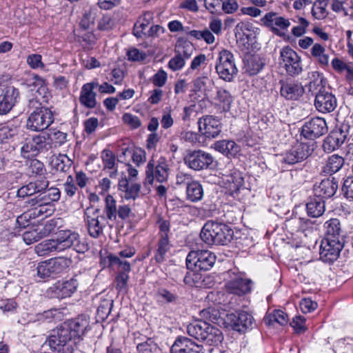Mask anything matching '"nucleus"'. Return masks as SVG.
<instances>
[{
	"instance_id": "f257e3e1",
	"label": "nucleus",
	"mask_w": 353,
	"mask_h": 353,
	"mask_svg": "<svg viewBox=\"0 0 353 353\" xmlns=\"http://www.w3.org/2000/svg\"><path fill=\"white\" fill-rule=\"evenodd\" d=\"M84 220L90 236L99 237L103 230L107 226L112 228L113 222L117 220L116 200L112 195H107L102 214L98 208L88 207L84 211Z\"/></svg>"
},
{
	"instance_id": "f03ea898",
	"label": "nucleus",
	"mask_w": 353,
	"mask_h": 353,
	"mask_svg": "<svg viewBox=\"0 0 353 353\" xmlns=\"http://www.w3.org/2000/svg\"><path fill=\"white\" fill-rule=\"evenodd\" d=\"M232 231L228 225L208 221L202 228L201 239L208 245H225L230 241Z\"/></svg>"
},
{
	"instance_id": "7ed1b4c3",
	"label": "nucleus",
	"mask_w": 353,
	"mask_h": 353,
	"mask_svg": "<svg viewBox=\"0 0 353 353\" xmlns=\"http://www.w3.org/2000/svg\"><path fill=\"white\" fill-rule=\"evenodd\" d=\"M46 343L50 350L57 353H72L77 344L68 330L61 325L53 330Z\"/></svg>"
},
{
	"instance_id": "20e7f679",
	"label": "nucleus",
	"mask_w": 353,
	"mask_h": 353,
	"mask_svg": "<svg viewBox=\"0 0 353 353\" xmlns=\"http://www.w3.org/2000/svg\"><path fill=\"white\" fill-rule=\"evenodd\" d=\"M168 171L169 166L165 158L160 157L157 161L154 159H150L145 169L144 186L151 185L154 179L159 183L165 181L168 177Z\"/></svg>"
},
{
	"instance_id": "39448f33",
	"label": "nucleus",
	"mask_w": 353,
	"mask_h": 353,
	"mask_svg": "<svg viewBox=\"0 0 353 353\" xmlns=\"http://www.w3.org/2000/svg\"><path fill=\"white\" fill-rule=\"evenodd\" d=\"M72 260L69 258L58 257L39 263L37 276L41 279L54 277L64 272L71 265Z\"/></svg>"
},
{
	"instance_id": "423d86ee",
	"label": "nucleus",
	"mask_w": 353,
	"mask_h": 353,
	"mask_svg": "<svg viewBox=\"0 0 353 353\" xmlns=\"http://www.w3.org/2000/svg\"><path fill=\"white\" fill-rule=\"evenodd\" d=\"M54 121L52 112L45 107H40L29 115L26 126L32 131H43L47 129Z\"/></svg>"
},
{
	"instance_id": "0eeeda50",
	"label": "nucleus",
	"mask_w": 353,
	"mask_h": 353,
	"mask_svg": "<svg viewBox=\"0 0 353 353\" xmlns=\"http://www.w3.org/2000/svg\"><path fill=\"white\" fill-rule=\"evenodd\" d=\"M215 68L221 79L229 82L232 81L238 72L233 54L227 50H221Z\"/></svg>"
},
{
	"instance_id": "6e6552de",
	"label": "nucleus",
	"mask_w": 353,
	"mask_h": 353,
	"mask_svg": "<svg viewBox=\"0 0 353 353\" xmlns=\"http://www.w3.org/2000/svg\"><path fill=\"white\" fill-rule=\"evenodd\" d=\"M216 261V256L208 250L191 251L186 258V265L188 269L199 270H210Z\"/></svg>"
},
{
	"instance_id": "1a4fd4ad",
	"label": "nucleus",
	"mask_w": 353,
	"mask_h": 353,
	"mask_svg": "<svg viewBox=\"0 0 353 353\" xmlns=\"http://www.w3.org/2000/svg\"><path fill=\"white\" fill-rule=\"evenodd\" d=\"M20 92L13 85H0V115L8 114L19 102Z\"/></svg>"
},
{
	"instance_id": "9d476101",
	"label": "nucleus",
	"mask_w": 353,
	"mask_h": 353,
	"mask_svg": "<svg viewBox=\"0 0 353 353\" xmlns=\"http://www.w3.org/2000/svg\"><path fill=\"white\" fill-rule=\"evenodd\" d=\"M280 57V63L283 65L288 74L296 76L302 72L301 58L290 47H284L281 50Z\"/></svg>"
},
{
	"instance_id": "9b49d317",
	"label": "nucleus",
	"mask_w": 353,
	"mask_h": 353,
	"mask_svg": "<svg viewBox=\"0 0 353 353\" xmlns=\"http://www.w3.org/2000/svg\"><path fill=\"white\" fill-rule=\"evenodd\" d=\"M263 24L268 28L274 34L283 37L290 26L288 19L280 16L274 12H270L261 19Z\"/></svg>"
},
{
	"instance_id": "f8f14e48",
	"label": "nucleus",
	"mask_w": 353,
	"mask_h": 353,
	"mask_svg": "<svg viewBox=\"0 0 353 353\" xmlns=\"http://www.w3.org/2000/svg\"><path fill=\"white\" fill-rule=\"evenodd\" d=\"M225 322L234 330L244 332L248 329L252 327L254 318L250 313L239 310L228 314L225 317Z\"/></svg>"
},
{
	"instance_id": "ddd939ff",
	"label": "nucleus",
	"mask_w": 353,
	"mask_h": 353,
	"mask_svg": "<svg viewBox=\"0 0 353 353\" xmlns=\"http://www.w3.org/2000/svg\"><path fill=\"white\" fill-rule=\"evenodd\" d=\"M185 163L190 168L200 171L208 169L213 162L212 155L203 150L191 151L184 158Z\"/></svg>"
},
{
	"instance_id": "4468645a",
	"label": "nucleus",
	"mask_w": 353,
	"mask_h": 353,
	"mask_svg": "<svg viewBox=\"0 0 353 353\" xmlns=\"http://www.w3.org/2000/svg\"><path fill=\"white\" fill-rule=\"evenodd\" d=\"M343 247L341 240L323 239L320 246V259L325 263H333L339 256Z\"/></svg>"
},
{
	"instance_id": "2eb2a0df",
	"label": "nucleus",
	"mask_w": 353,
	"mask_h": 353,
	"mask_svg": "<svg viewBox=\"0 0 353 353\" xmlns=\"http://www.w3.org/2000/svg\"><path fill=\"white\" fill-rule=\"evenodd\" d=\"M51 149L48 133L34 135L26 139L21 148L22 154L25 157L29 152H41Z\"/></svg>"
},
{
	"instance_id": "dca6fc26",
	"label": "nucleus",
	"mask_w": 353,
	"mask_h": 353,
	"mask_svg": "<svg viewBox=\"0 0 353 353\" xmlns=\"http://www.w3.org/2000/svg\"><path fill=\"white\" fill-rule=\"evenodd\" d=\"M327 132V126L324 119L314 117L305 122L302 127L301 134L306 139L314 140Z\"/></svg>"
},
{
	"instance_id": "f3484780",
	"label": "nucleus",
	"mask_w": 353,
	"mask_h": 353,
	"mask_svg": "<svg viewBox=\"0 0 353 353\" xmlns=\"http://www.w3.org/2000/svg\"><path fill=\"white\" fill-rule=\"evenodd\" d=\"M313 145L299 143L286 152L283 161L289 165L301 162L309 157L313 152Z\"/></svg>"
},
{
	"instance_id": "a211bd4d",
	"label": "nucleus",
	"mask_w": 353,
	"mask_h": 353,
	"mask_svg": "<svg viewBox=\"0 0 353 353\" xmlns=\"http://www.w3.org/2000/svg\"><path fill=\"white\" fill-rule=\"evenodd\" d=\"M199 132L206 138H215L221 132V122L212 116L207 115L198 121Z\"/></svg>"
},
{
	"instance_id": "6ab92c4d",
	"label": "nucleus",
	"mask_w": 353,
	"mask_h": 353,
	"mask_svg": "<svg viewBox=\"0 0 353 353\" xmlns=\"http://www.w3.org/2000/svg\"><path fill=\"white\" fill-rule=\"evenodd\" d=\"M347 126L332 131L324 139L323 148L325 152L330 153L338 149L343 144L347 136Z\"/></svg>"
},
{
	"instance_id": "aec40b11",
	"label": "nucleus",
	"mask_w": 353,
	"mask_h": 353,
	"mask_svg": "<svg viewBox=\"0 0 353 353\" xmlns=\"http://www.w3.org/2000/svg\"><path fill=\"white\" fill-rule=\"evenodd\" d=\"M61 233L62 230L56 234L54 239L46 240L37 245L34 248L36 253L39 256H46L53 252L63 251V245H65L68 242L62 243L63 239Z\"/></svg>"
},
{
	"instance_id": "412c9836",
	"label": "nucleus",
	"mask_w": 353,
	"mask_h": 353,
	"mask_svg": "<svg viewBox=\"0 0 353 353\" xmlns=\"http://www.w3.org/2000/svg\"><path fill=\"white\" fill-rule=\"evenodd\" d=\"M314 105L319 112L328 113L336 108L337 101L334 95L325 90L316 94Z\"/></svg>"
},
{
	"instance_id": "4be33fe9",
	"label": "nucleus",
	"mask_w": 353,
	"mask_h": 353,
	"mask_svg": "<svg viewBox=\"0 0 353 353\" xmlns=\"http://www.w3.org/2000/svg\"><path fill=\"white\" fill-rule=\"evenodd\" d=\"M49 181L45 177H39L34 181L21 187L17 191L19 197L24 198L37 193L42 194L48 187Z\"/></svg>"
},
{
	"instance_id": "5701e85b",
	"label": "nucleus",
	"mask_w": 353,
	"mask_h": 353,
	"mask_svg": "<svg viewBox=\"0 0 353 353\" xmlns=\"http://www.w3.org/2000/svg\"><path fill=\"white\" fill-rule=\"evenodd\" d=\"M62 325L65 330H68L72 338L78 343L84 334L89 323L85 318L81 316L64 322Z\"/></svg>"
},
{
	"instance_id": "b1692460",
	"label": "nucleus",
	"mask_w": 353,
	"mask_h": 353,
	"mask_svg": "<svg viewBox=\"0 0 353 353\" xmlns=\"http://www.w3.org/2000/svg\"><path fill=\"white\" fill-rule=\"evenodd\" d=\"M61 234L62 239H63L62 243L68 242L65 245H63V251L70 248H73L78 253H85L88 250V245L85 242L79 240L78 234L70 230H62Z\"/></svg>"
},
{
	"instance_id": "393cba45",
	"label": "nucleus",
	"mask_w": 353,
	"mask_h": 353,
	"mask_svg": "<svg viewBox=\"0 0 353 353\" xmlns=\"http://www.w3.org/2000/svg\"><path fill=\"white\" fill-rule=\"evenodd\" d=\"M338 187V183L334 178L323 179L319 184L314 185V196L322 200L331 198L335 194Z\"/></svg>"
},
{
	"instance_id": "a878e982",
	"label": "nucleus",
	"mask_w": 353,
	"mask_h": 353,
	"mask_svg": "<svg viewBox=\"0 0 353 353\" xmlns=\"http://www.w3.org/2000/svg\"><path fill=\"white\" fill-rule=\"evenodd\" d=\"M77 281L71 279L68 281H58L50 289L55 297L65 299L71 296L77 290Z\"/></svg>"
},
{
	"instance_id": "bb28decb",
	"label": "nucleus",
	"mask_w": 353,
	"mask_h": 353,
	"mask_svg": "<svg viewBox=\"0 0 353 353\" xmlns=\"http://www.w3.org/2000/svg\"><path fill=\"white\" fill-rule=\"evenodd\" d=\"M202 347L186 337H179L170 348L171 353H200Z\"/></svg>"
},
{
	"instance_id": "cd10ccee",
	"label": "nucleus",
	"mask_w": 353,
	"mask_h": 353,
	"mask_svg": "<svg viewBox=\"0 0 353 353\" xmlns=\"http://www.w3.org/2000/svg\"><path fill=\"white\" fill-rule=\"evenodd\" d=\"M98 86V82L92 81L84 84L81 90L79 101L88 108H94L97 105L96 93L94 89Z\"/></svg>"
},
{
	"instance_id": "c85d7f7f",
	"label": "nucleus",
	"mask_w": 353,
	"mask_h": 353,
	"mask_svg": "<svg viewBox=\"0 0 353 353\" xmlns=\"http://www.w3.org/2000/svg\"><path fill=\"white\" fill-rule=\"evenodd\" d=\"M280 83L281 95L288 100H297L304 93L303 87L297 82L281 81Z\"/></svg>"
},
{
	"instance_id": "c756f323",
	"label": "nucleus",
	"mask_w": 353,
	"mask_h": 353,
	"mask_svg": "<svg viewBox=\"0 0 353 353\" xmlns=\"http://www.w3.org/2000/svg\"><path fill=\"white\" fill-rule=\"evenodd\" d=\"M324 227L325 229L324 239L342 240L343 230L341 222L338 219H331L327 221Z\"/></svg>"
},
{
	"instance_id": "7c9ffc66",
	"label": "nucleus",
	"mask_w": 353,
	"mask_h": 353,
	"mask_svg": "<svg viewBox=\"0 0 353 353\" xmlns=\"http://www.w3.org/2000/svg\"><path fill=\"white\" fill-rule=\"evenodd\" d=\"M226 287L230 293L241 296L250 291V282L248 279L236 278L228 282Z\"/></svg>"
},
{
	"instance_id": "2f4dec72",
	"label": "nucleus",
	"mask_w": 353,
	"mask_h": 353,
	"mask_svg": "<svg viewBox=\"0 0 353 353\" xmlns=\"http://www.w3.org/2000/svg\"><path fill=\"white\" fill-rule=\"evenodd\" d=\"M209 324L205 321H195L187 326V332L189 336L202 341Z\"/></svg>"
},
{
	"instance_id": "473e14b6",
	"label": "nucleus",
	"mask_w": 353,
	"mask_h": 353,
	"mask_svg": "<svg viewBox=\"0 0 353 353\" xmlns=\"http://www.w3.org/2000/svg\"><path fill=\"white\" fill-rule=\"evenodd\" d=\"M214 148L228 157H234L240 151L239 145L230 140L216 141Z\"/></svg>"
},
{
	"instance_id": "72a5a7b5",
	"label": "nucleus",
	"mask_w": 353,
	"mask_h": 353,
	"mask_svg": "<svg viewBox=\"0 0 353 353\" xmlns=\"http://www.w3.org/2000/svg\"><path fill=\"white\" fill-rule=\"evenodd\" d=\"M310 82L307 85L308 90L313 95L325 91V80L322 74L315 71L311 73Z\"/></svg>"
},
{
	"instance_id": "f704fd0d",
	"label": "nucleus",
	"mask_w": 353,
	"mask_h": 353,
	"mask_svg": "<svg viewBox=\"0 0 353 353\" xmlns=\"http://www.w3.org/2000/svg\"><path fill=\"white\" fill-rule=\"evenodd\" d=\"M52 228V225L51 224H46L43 229L39 231H38V230H34L25 232L23 234V239L26 244L30 245L49 234Z\"/></svg>"
},
{
	"instance_id": "c9c22d12",
	"label": "nucleus",
	"mask_w": 353,
	"mask_h": 353,
	"mask_svg": "<svg viewBox=\"0 0 353 353\" xmlns=\"http://www.w3.org/2000/svg\"><path fill=\"white\" fill-rule=\"evenodd\" d=\"M171 244L169 241V236L165 234L160 236L157 242V248L154 256L158 263H161L165 260L166 253L170 250Z\"/></svg>"
},
{
	"instance_id": "e433bc0d",
	"label": "nucleus",
	"mask_w": 353,
	"mask_h": 353,
	"mask_svg": "<svg viewBox=\"0 0 353 353\" xmlns=\"http://www.w3.org/2000/svg\"><path fill=\"white\" fill-rule=\"evenodd\" d=\"M343 165L344 159L338 154H333L326 161L323 172L326 175H332L340 170Z\"/></svg>"
},
{
	"instance_id": "4c0bfd02",
	"label": "nucleus",
	"mask_w": 353,
	"mask_h": 353,
	"mask_svg": "<svg viewBox=\"0 0 353 353\" xmlns=\"http://www.w3.org/2000/svg\"><path fill=\"white\" fill-rule=\"evenodd\" d=\"M306 210L310 216L320 217L325 210V202L321 199L315 196L306 204Z\"/></svg>"
},
{
	"instance_id": "58836bf2",
	"label": "nucleus",
	"mask_w": 353,
	"mask_h": 353,
	"mask_svg": "<svg viewBox=\"0 0 353 353\" xmlns=\"http://www.w3.org/2000/svg\"><path fill=\"white\" fill-rule=\"evenodd\" d=\"M223 339L221 331L216 326L209 324L202 341L209 345H217Z\"/></svg>"
},
{
	"instance_id": "ea45409f",
	"label": "nucleus",
	"mask_w": 353,
	"mask_h": 353,
	"mask_svg": "<svg viewBox=\"0 0 353 353\" xmlns=\"http://www.w3.org/2000/svg\"><path fill=\"white\" fill-rule=\"evenodd\" d=\"M311 54L321 67H326L329 64V55L326 54L325 48L319 43H315L311 48Z\"/></svg>"
},
{
	"instance_id": "a19ab883",
	"label": "nucleus",
	"mask_w": 353,
	"mask_h": 353,
	"mask_svg": "<svg viewBox=\"0 0 353 353\" xmlns=\"http://www.w3.org/2000/svg\"><path fill=\"white\" fill-rule=\"evenodd\" d=\"M54 211V205L52 203H50L46 200H43V201L30 212L29 217H31L32 216L34 217H47L50 216Z\"/></svg>"
},
{
	"instance_id": "79ce46f5",
	"label": "nucleus",
	"mask_w": 353,
	"mask_h": 353,
	"mask_svg": "<svg viewBox=\"0 0 353 353\" xmlns=\"http://www.w3.org/2000/svg\"><path fill=\"white\" fill-rule=\"evenodd\" d=\"M187 199L192 202L200 201L203 196V190L201 184L197 181H194L186 188Z\"/></svg>"
},
{
	"instance_id": "37998d69",
	"label": "nucleus",
	"mask_w": 353,
	"mask_h": 353,
	"mask_svg": "<svg viewBox=\"0 0 353 353\" xmlns=\"http://www.w3.org/2000/svg\"><path fill=\"white\" fill-rule=\"evenodd\" d=\"M228 182V189L231 195L236 194L243 185V178L240 172H235L230 174L227 179Z\"/></svg>"
},
{
	"instance_id": "c03bdc74",
	"label": "nucleus",
	"mask_w": 353,
	"mask_h": 353,
	"mask_svg": "<svg viewBox=\"0 0 353 353\" xmlns=\"http://www.w3.org/2000/svg\"><path fill=\"white\" fill-rule=\"evenodd\" d=\"M289 321L288 316L282 310H274L265 319V323L268 325H273L274 323H278L281 325H286Z\"/></svg>"
},
{
	"instance_id": "a18cd8bd",
	"label": "nucleus",
	"mask_w": 353,
	"mask_h": 353,
	"mask_svg": "<svg viewBox=\"0 0 353 353\" xmlns=\"http://www.w3.org/2000/svg\"><path fill=\"white\" fill-rule=\"evenodd\" d=\"M19 129L13 125H3L0 128V143L8 142L18 134Z\"/></svg>"
},
{
	"instance_id": "49530a36",
	"label": "nucleus",
	"mask_w": 353,
	"mask_h": 353,
	"mask_svg": "<svg viewBox=\"0 0 353 353\" xmlns=\"http://www.w3.org/2000/svg\"><path fill=\"white\" fill-rule=\"evenodd\" d=\"M263 65L264 63L259 57H252L248 60L245 68L250 75H255L262 70Z\"/></svg>"
},
{
	"instance_id": "de8ad7c7",
	"label": "nucleus",
	"mask_w": 353,
	"mask_h": 353,
	"mask_svg": "<svg viewBox=\"0 0 353 353\" xmlns=\"http://www.w3.org/2000/svg\"><path fill=\"white\" fill-rule=\"evenodd\" d=\"M194 50L195 49L190 42L185 41L176 46L175 52L185 60L192 57Z\"/></svg>"
},
{
	"instance_id": "09e8293b",
	"label": "nucleus",
	"mask_w": 353,
	"mask_h": 353,
	"mask_svg": "<svg viewBox=\"0 0 353 353\" xmlns=\"http://www.w3.org/2000/svg\"><path fill=\"white\" fill-rule=\"evenodd\" d=\"M51 148L59 146L66 141L67 134L61 131H52L48 133Z\"/></svg>"
},
{
	"instance_id": "8fccbe9b",
	"label": "nucleus",
	"mask_w": 353,
	"mask_h": 353,
	"mask_svg": "<svg viewBox=\"0 0 353 353\" xmlns=\"http://www.w3.org/2000/svg\"><path fill=\"white\" fill-rule=\"evenodd\" d=\"M327 1H314L312 8L313 16L318 19L325 18L327 14Z\"/></svg>"
},
{
	"instance_id": "3c124183",
	"label": "nucleus",
	"mask_w": 353,
	"mask_h": 353,
	"mask_svg": "<svg viewBox=\"0 0 353 353\" xmlns=\"http://www.w3.org/2000/svg\"><path fill=\"white\" fill-rule=\"evenodd\" d=\"M113 306V301L104 299L101 301L97 308V314L101 319H105L110 314Z\"/></svg>"
},
{
	"instance_id": "603ef678",
	"label": "nucleus",
	"mask_w": 353,
	"mask_h": 353,
	"mask_svg": "<svg viewBox=\"0 0 353 353\" xmlns=\"http://www.w3.org/2000/svg\"><path fill=\"white\" fill-rule=\"evenodd\" d=\"M137 348L139 353H154L158 350L157 345L151 339L139 343Z\"/></svg>"
},
{
	"instance_id": "864d4df0",
	"label": "nucleus",
	"mask_w": 353,
	"mask_h": 353,
	"mask_svg": "<svg viewBox=\"0 0 353 353\" xmlns=\"http://www.w3.org/2000/svg\"><path fill=\"white\" fill-rule=\"evenodd\" d=\"M101 159L104 168L112 170L115 165V157L112 152L109 150H104L101 153Z\"/></svg>"
},
{
	"instance_id": "5fc2aeb1",
	"label": "nucleus",
	"mask_w": 353,
	"mask_h": 353,
	"mask_svg": "<svg viewBox=\"0 0 353 353\" xmlns=\"http://www.w3.org/2000/svg\"><path fill=\"white\" fill-rule=\"evenodd\" d=\"M185 63L184 58L175 52V55L168 62V67L172 71H177L182 69Z\"/></svg>"
},
{
	"instance_id": "6e6d98bb",
	"label": "nucleus",
	"mask_w": 353,
	"mask_h": 353,
	"mask_svg": "<svg viewBox=\"0 0 353 353\" xmlns=\"http://www.w3.org/2000/svg\"><path fill=\"white\" fill-rule=\"evenodd\" d=\"M342 191L347 199L353 200V176L344 180Z\"/></svg>"
},
{
	"instance_id": "4d7b16f0",
	"label": "nucleus",
	"mask_w": 353,
	"mask_h": 353,
	"mask_svg": "<svg viewBox=\"0 0 353 353\" xmlns=\"http://www.w3.org/2000/svg\"><path fill=\"white\" fill-rule=\"evenodd\" d=\"M194 181L195 180L191 174L183 172H179L176 176V183L180 185H185L186 188Z\"/></svg>"
},
{
	"instance_id": "13d9d810",
	"label": "nucleus",
	"mask_w": 353,
	"mask_h": 353,
	"mask_svg": "<svg viewBox=\"0 0 353 353\" xmlns=\"http://www.w3.org/2000/svg\"><path fill=\"white\" fill-rule=\"evenodd\" d=\"M28 169L30 173L39 175H41L45 171L43 163L38 159L30 160Z\"/></svg>"
},
{
	"instance_id": "bf43d9fd",
	"label": "nucleus",
	"mask_w": 353,
	"mask_h": 353,
	"mask_svg": "<svg viewBox=\"0 0 353 353\" xmlns=\"http://www.w3.org/2000/svg\"><path fill=\"white\" fill-rule=\"evenodd\" d=\"M128 279L129 276L126 272H119L115 279L117 289L119 291L126 290Z\"/></svg>"
},
{
	"instance_id": "052dcab7",
	"label": "nucleus",
	"mask_w": 353,
	"mask_h": 353,
	"mask_svg": "<svg viewBox=\"0 0 353 353\" xmlns=\"http://www.w3.org/2000/svg\"><path fill=\"white\" fill-rule=\"evenodd\" d=\"M42 194L43 197H45V200L50 203L59 201L61 196L60 190L57 188H50L48 190L47 192H43Z\"/></svg>"
},
{
	"instance_id": "680f3d73",
	"label": "nucleus",
	"mask_w": 353,
	"mask_h": 353,
	"mask_svg": "<svg viewBox=\"0 0 353 353\" xmlns=\"http://www.w3.org/2000/svg\"><path fill=\"white\" fill-rule=\"evenodd\" d=\"M61 312L57 309H52L44 311L43 313L37 314L39 321H50L51 319H58L60 317Z\"/></svg>"
},
{
	"instance_id": "e2e57ef3",
	"label": "nucleus",
	"mask_w": 353,
	"mask_h": 353,
	"mask_svg": "<svg viewBox=\"0 0 353 353\" xmlns=\"http://www.w3.org/2000/svg\"><path fill=\"white\" fill-rule=\"evenodd\" d=\"M63 188L65 193L69 197H72L75 194L77 188L76 187L73 177L71 175L67 177L66 181L63 185Z\"/></svg>"
},
{
	"instance_id": "0e129e2a",
	"label": "nucleus",
	"mask_w": 353,
	"mask_h": 353,
	"mask_svg": "<svg viewBox=\"0 0 353 353\" xmlns=\"http://www.w3.org/2000/svg\"><path fill=\"white\" fill-rule=\"evenodd\" d=\"M317 307V303L310 299H303L300 302V308L303 313L314 311Z\"/></svg>"
},
{
	"instance_id": "69168bd1",
	"label": "nucleus",
	"mask_w": 353,
	"mask_h": 353,
	"mask_svg": "<svg viewBox=\"0 0 353 353\" xmlns=\"http://www.w3.org/2000/svg\"><path fill=\"white\" fill-rule=\"evenodd\" d=\"M167 73L163 70H159L152 77V83L157 87L163 86L167 81Z\"/></svg>"
},
{
	"instance_id": "338daca9",
	"label": "nucleus",
	"mask_w": 353,
	"mask_h": 353,
	"mask_svg": "<svg viewBox=\"0 0 353 353\" xmlns=\"http://www.w3.org/2000/svg\"><path fill=\"white\" fill-rule=\"evenodd\" d=\"M122 119L125 123L129 125L132 128H138L141 124L138 117L130 113L124 114Z\"/></svg>"
},
{
	"instance_id": "774afa93",
	"label": "nucleus",
	"mask_w": 353,
	"mask_h": 353,
	"mask_svg": "<svg viewBox=\"0 0 353 353\" xmlns=\"http://www.w3.org/2000/svg\"><path fill=\"white\" fill-rule=\"evenodd\" d=\"M27 63L32 68H42L44 64L41 61V56L38 54L29 55L27 58Z\"/></svg>"
}]
</instances>
